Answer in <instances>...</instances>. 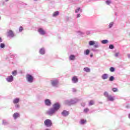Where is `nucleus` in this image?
<instances>
[{
  "instance_id": "3c124183",
  "label": "nucleus",
  "mask_w": 130,
  "mask_h": 130,
  "mask_svg": "<svg viewBox=\"0 0 130 130\" xmlns=\"http://www.w3.org/2000/svg\"><path fill=\"white\" fill-rule=\"evenodd\" d=\"M5 2H9V0H4Z\"/></svg>"
},
{
  "instance_id": "9b49d317",
  "label": "nucleus",
  "mask_w": 130,
  "mask_h": 130,
  "mask_svg": "<svg viewBox=\"0 0 130 130\" xmlns=\"http://www.w3.org/2000/svg\"><path fill=\"white\" fill-rule=\"evenodd\" d=\"M45 105L46 106H51V101L49 99H46L44 101Z\"/></svg>"
},
{
  "instance_id": "4d7b16f0",
  "label": "nucleus",
  "mask_w": 130,
  "mask_h": 130,
  "mask_svg": "<svg viewBox=\"0 0 130 130\" xmlns=\"http://www.w3.org/2000/svg\"><path fill=\"white\" fill-rule=\"evenodd\" d=\"M34 1H38V0H34Z\"/></svg>"
},
{
  "instance_id": "f8f14e48",
  "label": "nucleus",
  "mask_w": 130,
  "mask_h": 130,
  "mask_svg": "<svg viewBox=\"0 0 130 130\" xmlns=\"http://www.w3.org/2000/svg\"><path fill=\"white\" fill-rule=\"evenodd\" d=\"M72 82L73 84H77L79 82V79L77 76H74L72 79Z\"/></svg>"
},
{
  "instance_id": "ddd939ff",
  "label": "nucleus",
  "mask_w": 130,
  "mask_h": 130,
  "mask_svg": "<svg viewBox=\"0 0 130 130\" xmlns=\"http://www.w3.org/2000/svg\"><path fill=\"white\" fill-rule=\"evenodd\" d=\"M61 115H62V116L64 117H66L68 116V115H69V111L64 110L61 113Z\"/></svg>"
},
{
  "instance_id": "79ce46f5",
  "label": "nucleus",
  "mask_w": 130,
  "mask_h": 130,
  "mask_svg": "<svg viewBox=\"0 0 130 130\" xmlns=\"http://www.w3.org/2000/svg\"><path fill=\"white\" fill-rule=\"evenodd\" d=\"M80 17H81V14H78L77 15V18H80Z\"/></svg>"
},
{
  "instance_id": "2eb2a0df",
  "label": "nucleus",
  "mask_w": 130,
  "mask_h": 130,
  "mask_svg": "<svg viewBox=\"0 0 130 130\" xmlns=\"http://www.w3.org/2000/svg\"><path fill=\"white\" fill-rule=\"evenodd\" d=\"M102 79L103 80H107V79H108V74H104L102 76Z\"/></svg>"
},
{
  "instance_id": "a19ab883",
  "label": "nucleus",
  "mask_w": 130,
  "mask_h": 130,
  "mask_svg": "<svg viewBox=\"0 0 130 130\" xmlns=\"http://www.w3.org/2000/svg\"><path fill=\"white\" fill-rule=\"evenodd\" d=\"M20 114H19V113H17V118H19V117H20Z\"/></svg>"
},
{
  "instance_id": "423d86ee",
  "label": "nucleus",
  "mask_w": 130,
  "mask_h": 130,
  "mask_svg": "<svg viewBox=\"0 0 130 130\" xmlns=\"http://www.w3.org/2000/svg\"><path fill=\"white\" fill-rule=\"evenodd\" d=\"M51 85L54 88L58 87V80L57 79H53L51 80Z\"/></svg>"
},
{
  "instance_id": "a211bd4d",
  "label": "nucleus",
  "mask_w": 130,
  "mask_h": 130,
  "mask_svg": "<svg viewBox=\"0 0 130 130\" xmlns=\"http://www.w3.org/2000/svg\"><path fill=\"white\" fill-rule=\"evenodd\" d=\"M87 122V120L82 119L80 121V124H85V123Z\"/></svg>"
},
{
  "instance_id": "f704fd0d",
  "label": "nucleus",
  "mask_w": 130,
  "mask_h": 130,
  "mask_svg": "<svg viewBox=\"0 0 130 130\" xmlns=\"http://www.w3.org/2000/svg\"><path fill=\"white\" fill-rule=\"evenodd\" d=\"M88 111H89V109H88V108L84 109V112H85V113H87V112H88Z\"/></svg>"
},
{
  "instance_id": "5fc2aeb1",
  "label": "nucleus",
  "mask_w": 130,
  "mask_h": 130,
  "mask_svg": "<svg viewBox=\"0 0 130 130\" xmlns=\"http://www.w3.org/2000/svg\"><path fill=\"white\" fill-rule=\"evenodd\" d=\"M1 19H2V17H1V16H0V21H1Z\"/></svg>"
},
{
  "instance_id": "20e7f679",
  "label": "nucleus",
  "mask_w": 130,
  "mask_h": 130,
  "mask_svg": "<svg viewBox=\"0 0 130 130\" xmlns=\"http://www.w3.org/2000/svg\"><path fill=\"white\" fill-rule=\"evenodd\" d=\"M89 45L90 46H93L94 48H99L100 47V44L98 42H95L94 41H90L89 42Z\"/></svg>"
},
{
  "instance_id": "dca6fc26",
  "label": "nucleus",
  "mask_w": 130,
  "mask_h": 130,
  "mask_svg": "<svg viewBox=\"0 0 130 130\" xmlns=\"http://www.w3.org/2000/svg\"><path fill=\"white\" fill-rule=\"evenodd\" d=\"M69 59L70 60H75L76 59V56L75 55H71L69 56Z\"/></svg>"
},
{
  "instance_id": "4468645a",
  "label": "nucleus",
  "mask_w": 130,
  "mask_h": 130,
  "mask_svg": "<svg viewBox=\"0 0 130 130\" xmlns=\"http://www.w3.org/2000/svg\"><path fill=\"white\" fill-rule=\"evenodd\" d=\"M39 53L42 55L45 54V49L44 48H42L40 49Z\"/></svg>"
},
{
  "instance_id": "c756f323",
  "label": "nucleus",
  "mask_w": 130,
  "mask_h": 130,
  "mask_svg": "<svg viewBox=\"0 0 130 130\" xmlns=\"http://www.w3.org/2000/svg\"><path fill=\"white\" fill-rule=\"evenodd\" d=\"M24 30V28L22 26H20L19 28V32H22Z\"/></svg>"
},
{
  "instance_id": "a18cd8bd",
  "label": "nucleus",
  "mask_w": 130,
  "mask_h": 130,
  "mask_svg": "<svg viewBox=\"0 0 130 130\" xmlns=\"http://www.w3.org/2000/svg\"><path fill=\"white\" fill-rule=\"evenodd\" d=\"M85 103H83L81 104V106H83L84 107V106H85Z\"/></svg>"
},
{
  "instance_id": "9d476101",
  "label": "nucleus",
  "mask_w": 130,
  "mask_h": 130,
  "mask_svg": "<svg viewBox=\"0 0 130 130\" xmlns=\"http://www.w3.org/2000/svg\"><path fill=\"white\" fill-rule=\"evenodd\" d=\"M7 82H8V83H12V82H13V81H14V77L12 75L9 76L8 77H7V78L6 79Z\"/></svg>"
},
{
  "instance_id": "bb28decb",
  "label": "nucleus",
  "mask_w": 130,
  "mask_h": 130,
  "mask_svg": "<svg viewBox=\"0 0 130 130\" xmlns=\"http://www.w3.org/2000/svg\"><path fill=\"white\" fill-rule=\"evenodd\" d=\"M109 81H110V82H113V81H114V77H113V76H111V77H110V78H109Z\"/></svg>"
},
{
  "instance_id": "b1692460",
  "label": "nucleus",
  "mask_w": 130,
  "mask_h": 130,
  "mask_svg": "<svg viewBox=\"0 0 130 130\" xmlns=\"http://www.w3.org/2000/svg\"><path fill=\"white\" fill-rule=\"evenodd\" d=\"M113 25H114V22H110L109 24V28L110 29H111V27H113Z\"/></svg>"
},
{
  "instance_id": "39448f33",
  "label": "nucleus",
  "mask_w": 130,
  "mask_h": 130,
  "mask_svg": "<svg viewBox=\"0 0 130 130\" xmlns=\"http://www.w3.org/2000/svg\"><path fill=\"white\" fill-rule=\"evenodd\" d=\"M26 80L27 83H29V84H32L33 82H34V77L32 76V75L30 74H27L26 75Z\"/></svg>"
},
{
  "instance_id": "49530a36",
  "label": "nucleus",
  "mask_w": 130,
  "mask_h": 130,
  "mask_svg": "<svg viewBox=\"0 0 130 130\" xmlns=\"http://www.w3.org/2000/svg\"><path fill=\"white\" fill-rule=\"evenodd\" d=\"M2 42H3V39H2V38L0 37V43H2Z\"/></svg>"
},
{
  "instance_id": "7ed1b4c3",
  "label": "nucleus",
  "mask_w": 130,
  "mask_h": 130,
  "mask_svg": "<svg viewBox=\"0 0 130 130\" xmlns=\"http://www.w3.org/2000/svg\"><path fill=\"white\" fill-rule=\"evenodd\" d=\"M104 95L107 98L108 101H110L111 102L114 101V97L111 95H109V93L107 91L104 92Z\"/></svg>"
},
{
  "instance_id": "13d9d810",
  "label": "nucleus",
  "mask_w": 130,
  "mask_h": 130,
  "mask_svg": "<svg viewBox=\"0 0 130 130\" xmlns=\"http://www.w3.org/2000/svg\"><path fill=\"white\" fill-rule=\"evenodd\" d=\"M129 35H130V33H129Z\"/></svg>"
},
{
  "instance_id": "473e14b6",
  "label": "nucleus",
  "mask_w": 130,
  "mask_h": 130,
  "mask_svg": "<svg viewBox=\"0 0 130 130\" xmlns=\"http://www.w3.org/2000/svg\"><path fill=\"white\" fill-rule=\"evenodd\" d=\"M12 75H13V76H16L17 75V70H15V71L12 72Z\"/></svg>"
},
{
  "instance_id": "8fccbe9b",
  "label": "nucleus",
  "mask_w": 130,
  "mask_h": 130,
  "mask_svg": "<svg viewBox=\"0 0 130 130\" xmlns=\"http://www.w3.org/2000/svg\"><path fill=\"white\" fill-rule=\"evenodd\" d=\"M128 118H129V119H130V114H129V115H128Z\"/></svg>"
},
{
  "instance_id": "1a4fd4ad",
  "label": "nucleus",
  "mask_w": 130,
  "mask_h": 130,
  "mask_svg": "<svg viewBox=\"0 0 130 130\" xmlns=\"http://www.w3.org/2000/svg\"><path fill=\"white\" fill-rule=\"evenodd\" d=\"M38 32L39 33L40 35H45L46 34V31L43 29L42 28H40L38 30Z\"/></svg>"
},
{
  "instance_id": "c9c22d12",
  "label": "nucleus",
  "mask_w": 130,
  "mask_h": 130,
  "mask_svg": "<svg viewBox=\"0 0 130 130\" xmlns=\"http://www.w3.org/2000/svg\"><path fill=\"white\" fill-rule=\"evenodd\" d=\"M13 103H14V104H17V98H15V99L13 100Z\"/></svg>"
},
{
  "instance_id": "cd10ccee",
  "label": "nucleus",
  "mask_w": 130,
  "mask_h": 130,
  "mask_svg": "<svg viewBox=\"0 0 130 130\" xmlns=\"http://www.w3.org/2000/svg\"><path fill=\"white\" fill-rule=\"evenodd\" d=\"M110 71L112 72L113 73L115 71V69L114 67H111L110 68Z\"/></svg>"
},
{
  "instance_id": "393cba45",
  "label": "nucleus",
  "mask_w": 130,
  "mask_h": 130,
  "mask_svg": "<svg viewBox=\"0 0 130 130\" xmlns=\"http://www.w3.org/2000/svg\"><path fill=\"white\" fill-rule=\"evenodd\" d=\"M6 45L4 43H0V48H5Z\"/></svg>"
},
{
  "instance_id": "f03ea898",
  "label": "nucleus",
  "mask_w": 130,
  "mask_h": 130,
  "mask_svg": "<svg viewBox=\"0 0 130 130\" xmlns=\"http://www.w3.org/2000/svg\"><path fill=\"white\" fill-rule=\"evenodd\" d=\"M79 102V100L78 99H73L70 100H67L65 101V104L67 105H73V104H76Z\"/></svg>"
},
{
  "instance_id": "7c9ffc66",
  "label": "nucleus",
  "mask_w": 130,
  "mask_h": 130,
  "mask_svg": "<svg viewBox=\"0 0 130 130\" xmlns=\"http://www.w3.org/2000/svg\"><path fill=\"white\" fill-rule=\"evenodd\" d=\"M112 91L113 92H118V89L117 88H113Z\"/></svg>"
},
{
  "instance_id": "c03bdc74",
  "label": "nucleus",
  "mask_w": 130,
  "mask_h": 130,
  "mask_svg": "<svg viewBox=\"0 0 130 130\" xmlns=\"http://www.w3.org/2000/svg\"><path fill=\"white\" fill-rule=\"evenodd\" d=\"M17 108H20V105L19 104H17Z\"/></svg>"
},
{
  "instance_id": "f257e3e1",
  "label": "nucleus",
  "mask_w": 130,
  "mask_h": 130,
  "mask_svg": "<svg viewBox=\"0 0 130 130\" xmlns=\"http://www.w3.org/2000/svg\"><path fill=\"white\" fill-rule=\"evenodd\" d=\"M59 108H60V105L58 103H56L53 105L52 108L49 109V110L47 111V114L50 115V116H53V115H55Z\"/></svg>"
},
{
  "instance_id": "412c9836",
  "label": "nucleus",
  "mask_w": 130,
  "mask_h": 130,
  "mask_svg": "<svg viewBox=\"0 0 130 130\" xmlns=\"http://www.w3.org/2000/svg\"><path fill=\"white\" fill-rule=\"evenodd\" d=\"M109 41L107 40H104L101 41V43H102V44H107V43H108Z\"/></svg>"
},
{
  "instance_id": "0eeeda50",
  "label": "nucleus",
  "mask_w": 130,
  "mask_h": 130,
  "mask_svg": "<svg viewBox=\"0 0 130 130\" xmlns=\"http://www.w3.org/2000/svg\"><path fill=\"white\" fill-rule=\"evenodd\" d=\"M44 123L45 126H47V127H50V126L52 125V122L51 121V120L48 119L45 120Z\"/></svg>"
},
{
  "instance_id": "37998d69",
  "label": "nucleus",
  "mask_w": 130,
  "mask_h": 130,
  "mask_svg": "<svg viewBox=\"0 0 130 130\" xmlns=\"http://www.w3.org/2000/svg\"><path fill=\"white\" fill-rule=\"evenodd\" d=\"M18 102H20V99L19 98L17 99V103L18 104Z\"/></svg>"
},
{
  "instance_id": "864d4df0",
  "label": "nucleus",
  "mask_w": 130,
  "mask_h": 130,
  "mask_svg": "<svg viewBox=\"0 0 130 130\" xmlns=\"http://www.w3.org/2000/svg\"><path fill=\"white\" fill-rule=\"evenodd\" d=\"M126 108H128V106H126Z\"/></svg>"
},
{
  "instance_id": "f3484780",
  "label": "nucleus",
  "mask_w": 130,
  "mask_h": 130,
  "mask_svg": "<svg viewBox=\"0 0 130 130\" xmlns=\"http://www.w3.org/2000/svg\"><path fill=\"white\" fill-rule=\"evenodd\" d=\"M2 124H3V125H8L9 123L7 121V120H3Z\"/></svg>"
},
{
  "instance_id": "aec40b11",
  "label": "nucleus",
  "mask_w": 130,
  "mask_h": 130,
  "mask_svg": "<svg viewBox=\"0 0 130 130\" xmlns=\"http://www.w3.org/2000/svg\"><path fill=\"white\" fill-rule=\"evenodd\" d=\"M83 71H84V72H86V73H90V69L88 67L84 68Z\"/></svg>"
},
{
  "instance_id": "6ab92c4d",
  "label": "nucleus",
  "mask_w": 130,
  "mask_h": 130,
  "mask_svg": "<svg viewBox=\"0 0 130 130\" xmlns=\"http://www.w3.org/2000/svg\"><path fill=\"white\" fill-rule=\"evenodd\" d=\"M59 15V12L58 11H56L53 13L52 16L53 17H57Z\"/></svg>"
},
{
  "instance_id": "603ef678",
  "label": "nucleus",
  "mask_w": 130,
  "mask_h": 130,
  "mask_svg": "<svg viewBox=\"0 0 130 130\" xmlns=\"http://www.w3.org/2000/svg\"><path fill=\"white\" fill-rule=\"evenodd\" d=\"M93 57V55H90V57Z\"/></svg>"
},
{
  "instance_id": "ea45409f",
  "label": "nucleus",
  "mask_w": 130,
  "mask_h": 130,
  "mask_svg": "<svg viewBox=\"0 0 130 130\" xmlns=\"http://www.w3.org/2000/svg\"><path fill=\"white\" fill-rule=\"evenodd\" d=\"M90 31H86V34H87V35H90Z\"/></svg>"
},
{
  "instance_id": "c85d7f7f",
  "label": "nucleus",
  "mask_w": 130,
  "mask_h": 130,
  "mask_svg": "<svg viewBox=\"0 0 130 130\" xmlns=\"http://www.w3.org/2000/svg\"><path fill=\"white\" fill-rule=\"evenodd\" d=\"M94 101H90L89 103V105L91 106L92 105H94Z\"/></svg>"
},
{
  "instance_id": "de8ad7c7",
  "label": "nucleus",
  "mask_w": 130,
  "mask_h": 130,
  "mask_svg": "<svg viewBox=\"0 0 130 130\" xmlns=\"http://www.w3.org/2000/svg\"><path fill=\"white\" fill-rule=\"evenodd\" d=\"M127 57L128 58H130V54H127Z\"/></svg>"
},
{
  "instance_id": "4be33fe9",
  "label": "nucleus",
  "mask_w": 130,
  "mask_h": 130,
  "mask_svg": "<svg viewBox=\"0 0 130 130\" xmlns=\"http://www.w3.org/2000/svg\"><path fill=\"white\" fill-rule=\"evenodd\" d=\"M89 54H90V50L87 49L85 50V51H84V54L85 55H89Z\"/></svg>"
},
{
  "instance_id": "58836bf2",
  "label": "nucleus",
  "mask_w": 130,
  "mask_h": 130,
  "mask_svg": "<svg viewBox=\"0 0 130 130\" xmlns=\"http://www.w3.org/2000/svg\"><path fill=\"white\" fill-rule=\"evenodd\" d=\"M78 33H79L80 35H84V32L81 31H78Z\"/></svg>"
},
{
  "instance_id": "e433bc0d",
  "label": "nucleus",
  "mask_w": 130,
  "mask_h": 130,
  "mask_svg": "<svg viewBox=\"0 0 130 130\" xmlns=\"http://www.w3.org/2000/svg\"><path fill=\"white\" fill-rule=\"evenodd\" d=\"M118 55H119V52L116 53L115 54V57H118Z\"/></svg>"
},
{
  "instance_id": "6e6552de",
  "label": "nucleus",
  "mask_w": 130,
  "mask_h": 130,
  "mask_svg": "<svg viewBox=\"0 0 130 130\" xmlns=\"http://www.w3.org/2000/svg\"><path fill=\"white\" fill-rule=\"evenodd\" d=\"M7 37H10V38H13V37H15V34H14V31H13L12 30H8Z\"/></svg>"
},
{
  "instance_id": "5701e85b",
  "label": "nucleus",
  "mask_w": 130,
  "mask_h": 130,
  "mask_svg": "<svg viewBox=\"0 0 130 130\" xmlns=\"http://www.w3.org/2000/svg\"><path fill=\"white\" fill-rule=\"evenodd\" d=\"M80 13H82V10H81L80 8H78L75 10V13L77 14H78V13H80Z\"/></svg>"
},
{
  "instance_id": "2f4dec72",
  "label": "nucleus",
  "mask_w": 130,
  "mask_h": 130,
  "mask_svg": "<svg viewBox=\"0 0 130 130\" xmlns=\"http://www.w3.org/2000/svg\"><path fill=\"white\" fill-rule=\"evenodd\" d=\"M109 48L110 49H113V48H114V46H113V45H110L109 46Z\"/></svg>"
},
{
  "instance_id": "4c0bfd02",
  "label": "nucleus",
  "mask_w": 130,
  "mask_h": 130,
  "mask_svg": "<svg viewBox=\"0 0 130 130\" xmlns=\"http://www.w3.org/2000/svg\"><path fill=\"white\" fill-rule=\"evenodd\" d=\"M72 92L74 93L77 92V89H76V88H72Z\"/></svg>"
},
{
  "instance_id": "72a5a7b5",
  "label": "nucleus",
  "mask_w": 130,
  "mask_h": 130,
  "mask_svg": "<svg viewBox=\"0 0 130 130\" xmlns=\"http://www.w3.org/2000/svg\"><path fill=\"white\" fill-rule=\"evenodd\" d=\"M14 119H17V113H15L13 115Z\"/></svg>"
},
{
  "instance_id": "6e6d98bb",
  "label": "nucleus",
  "mask_w": 130,
  "mask_h": 130,
  "mask_svg": "<svg viewBox=\"0 0 130 130\" xmlns=\"http://www.w3.org/2000/svg\"><path fill=\"white\" fill-rule=\"evenodd\" d=\"M17 107V105H15V107Z\"/></svg>"
},
{
  "instance_id": "a878e982",
  "label": "nucleus",
  "mask_w": 130,
  "mask_h": 130,
  "mask_svg": "<svg viewBox=\"0 0 130 130\" xmlns=\"http://www.w3.org/2000/svg\"><path fill=\"white\" fill-rule=\"evenodd\" d=\"M112 2L111 0H107L106 1V4L107 5H108V6H109V5H110V4H111Z\"/></svg>"
},
{
  "instance_id": "09e8293b",
  "label": "nucleus",
  "mask_w": 130,
  "mask_h": 130,
  "mask_svg": "<svg viewBox=\"0 0 130 130\" xmlns=\"http://www.w3.org/2000/svg\"><path fill=\"white\" fill-rule=\"evenodd\" d=\"M92 51H97V50H96L94 49H92Z\"/></svg>"
}]
</instances>
